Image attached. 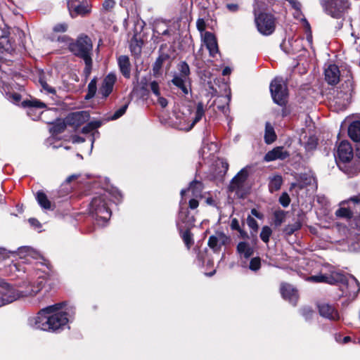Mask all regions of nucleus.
Segmentation results:
<instances>
[{
	"mask_svg": "<svg viewBox=\"0 0 360 360\" xmlns=\"http://www.w3.org/2000/svg\"><path fill=\"white\" fill-rule=\"evenodd\" d=\"M30 255L32 257L38 259L36 263V268L43 274V275H39V278H42V280L39 281L37 285H29L24 290H17L4 281H0V307L20 297H34L41 290L44 286V278L49 276L51 271V264L48 260L37 252H32Z\"/></svg>",
	"mask_w": 360,
	"mask_h": 360,
	"instance_id": "nucleus-1",
	"label": "nucleus"
},
{
	"mask_svg": "<svg viewBox=\"0 0 360 360\" xmlns=\"http://www.w3.org/2000/svg\"><path fill=\"white\" fill-rule=\"evenodd\" d=\"M63 304H56L41 309L29 319L30 326L44 331L55 332L63 329L68 323V314L62 309Z\"/></svg>",
	"mask_w": 360,
	"mask_h": 360,
	"instance_id": "nucleus-2",
	"label": "nucleus"
},
{
	"mask_svg": "<svg viewBox=\"0 0 360 360\" xmlns=\"http://www.w3.org/2000/svg\"><path fill=\"white\" fill-rule=\"evenodd\" d=\"M335 157L339 168L349 176H353L360 172V157L359 155V159L355 161L353 167L347 165V163L353 158V150L348 141L340 143Z\"/></svg>",
	"mask_w": 360,
	"mask_h": 360,
	"instance_id": "nucleus-3",
	"label": "nucleus"
},
{
	"mask_svg": "<svg viewBox=\"0 0 360 360\" xmlns=\"http://www.w3.org/2000/svg\"><path fill=\"white\" fill-rule=\"evenodd\" d=\"M71 49L76 56L81 57L84 60L85 68L84 72L86 77H88L91 73L92 68L91 53L93 44L91 39L87 36L80 37L72 44Z\"/></svg>",
	"mask_w": 360,
	"mask_h": 360,
	"instance_id": "nucleus-4",
	"label": "nucleus"
},
{
	"mask_svg": "<svg viewBox=\"0 0 360 360\" xmlns=\"http://www.w3.org/2000/svg\"><path fill=\"white\" fill-rule=\"evenodd\" d=\"M187 111L188 113L179 112L176 115V121L174 124L180 130H191L202 119L205 114L203 103L201 102L198 103L194 117H191L190 110H187Z\"/></svg>",
	"mask_w": 360,
	"mask_h": 360,
	"instance_id": "nucleus-5",
	"label": "nucleus"
},
{
	"mask_svg": "<svg viewBox=\"0 0 360 360\" xmlns=\"http://www.w3.org/2000/svg\"><path fill=\"white\" fill-rule=\"evenodd\" d=\"M106 195L95 197L91 202L90 210L92 214L96 215V220L100 225H105L110 219L111 212L106 202Z\"/></svg>",
	"mask_w": 360,
	"mask_h": 360,
	"instance_id": "nucleus-6",
	"label": "nucleus"
},
{
	"mask_svg": "<svg viewBox=\"0 0 360 360\" xmlns=\"http://www.w3.org/2000/svg\"><path fill=\"white\" fill-rule=\"evenodd\" d=\"M324 11L334 18H341L347 12L350 4L348 0H321Z\"/></svg>",
	"mask_w": 360,
	"mask_h": 360,
	"instance_id": "nucleus-7",
	"label": "nucleus"
},
{
	"mask_svg": "<svg viewBox=\"0 0 360 360\" xmlns=\"http://www.w3.org/2000/svg\"><path fill=\"white\" fill-rule=\"evenodd\" d=\"M270 91L276 103L279 105H285L288 97V89L286 84L281 77H276L271 82Z\"/></svg>",
	"mask_w": 360,
	"mask_h": 360,
	"instance_id": "nucleus-8",
	"label": "nucleus"
},
{
	"mask_svg": "<svg viewBox=\"0 0 360 360\" xmlns=\"http://www.w3.org/2000/svg\"><path fill=\"white\" fill-rule=\"evenodd\" d=\"M337 281L342 283L341 290L345 296L355 297L360 291L359 281L353 276L345 277L342 274H337Z\"/></svg>",
	"mask_w": 360,
	"mask_h": 360,
	"instance_id": "nucleus-9",
	"label": "nucleus"
},
{
	"mask_svg": "<svg viewBox=\"0 0 360 360\" xmlns=\"http://www.w3.org/2000/svg\"><path fill=\"white\" fill-rule=\"evenodd\" d=\"M202 184L198 181H193L190 184L189 187L186 190H182L181 194L182 198L188 195L192 198L189 200V207L192 210L196 209L198 205V199L202 197Z\"/></svg>",
	"mask_w": 360,
	"mask_h": 360,
	"instance_id": "nucleus-10",
	"label": "nucleus"
},
{
	"mask_svg": "<svg viewBox=\"0 0 360 360\" xmlns=\"http://www.w3.org/2000/svg\"><path fill=\"white\" fill-rule=\"evenodd\" d=\"M258 31L264 35H269L275 30V19L269 13H262L255 17Z\"/></svg>",
	"mask_w": 360,
	"mask_h": 360,
	"instance_id": "nucleus-11",
	"label": "nucleus"
},
{
	"mask_svg": "<svg viewBox=\"0 0 360 360\" xmlns=\"http://www.w3.org/2000/svg\"><path fill=\"white\" fill-rule=\"evenodd\" d=\"M358 209H360L359 201L351 199L342 203V206L335 211V215L338 217L350 219L354 217L355 214H359Z\"/></svg>",
	"mask_w": 360,
	"mask_h": 360,
	"instance_id": "nucleus-12",
	"label": "nucleus"
},
{
	"mask_svg": "<svg viewBox=\"0 0 360 360\" xmlns=\"http://www.w3.org/2000/svg\"><path fill=\"white\" fill-rule=\"evenodd\" d=\"M68 8L72 18L84 15L91 11V6L86 0H68Z\"/></svg>",
	"mask_w": 360,
	"mask_h": 360,
	"instance_id": "nucleus-13",
	"label": "nucleus"
},
{
	"mask_svg": "<svg viewBox=\"0 0 360 360\" xmlns=\"http://www.w3.org/2000/svg\"><path fill=\"white\" fill-rule=\"evenodd\" d=\"M195 219L193 216L189 215L188 211L180 207L176 226L180 231L184 229H190L194 226Z\"/></svg>",
	"mask_w": 360,
	"mask_h": 360,
	"instance_id": "nucleus-14",
	"label": "nucleus"
},
{
	"mask_svg": "<svg viewBox=\"0 0 360 360\" xmlns=\"http://www.w3.org/2000/svg\"><path fill=\"white\" fill-rule=\"evenodd\" d=\"M230 242V238L223 233H216L211 236L208 240V245L214 252H218L221 246L227 245Z\"/></svg>",
	"mask_w": 360,
	"mask_h": 360,
	"instance_id": "nucleus-15",
	"label": "nucleus"
},
{
	"mask_svg": "<svg viewBox=\"0 0 360 360\" xmlns=\"http://www.w3.org/2000/svg\"><path fill=\"white\" fill-rule=\"evenodd\" d=\"M22 105L28 108L27 115L33 120L38 119L39 115L42 113V111H40L37 115H34L35 111L46 108V105L44 103L36 98L25 101L22 102Z\"/></svg>",
	"mask_w": 360,
	"mask_h": 360,
	"instance_id": "nucleus-16",
	"label": "nucleus"
},
{
	"mask_svg": "<svg viewBox=\"0 0 360 360\" xmlns=\"http://www.w3.org/2000/svg\"><path fill=\"white\" fill-rule=\"evenodd\" d=\"M89 115L85 111H77L70 113L65 118L66 123L68 125L78 127L89 120Z\"/></svg>",
	"mask_w": 360,
	"mask_h": 360,
	"instance_id": "nucleus-17",
	"label": "nucleus"
},
{
	"mask_svg": "<svg viewBox=\"0 0 360 360\" xmlns=\"http://www.w3.org/2000/svg\"><path fill=\"white\" fill-rule=\"evenodd\" d=\"M116 80V75L113 73H109L104 78L99 89V94H101L103 98L108 97L111 94Z\"/></svg>",
	"mask_w": 360,
	"mask_h": 360,
	"instance_id": "nucleus-18",
	"label": "nucleus"
},
{
	"mask_svg": "<svg viewBox=\"0 0 360 360\" xmlns=\"http://www.w3.org/2000/svg\"><path fill=\"white\" fill-rule=\"evenodd\" d=\"M319 311L321 316L330 320L335 321L340 319V315L334 307L328 303H320L318 304Z\"/></svg>",
	"mask_w": 360,
	"mask_h": 360,
	"instance_id": "nucleus-19",
	"label": "nucleus"
},
{
	"mask_svg": "<svg viewBox=\"0 0 360 360\" xmlns=\"http://www.w3.org/2000/svg\"><path fill=\"white\" fill-rule=\"evenodd\" d=\"M348 135L356 143V153L360 157V121H354L349 124Z\"/></svg>",
	"mask_w": 360,
	"mask_h": 360,
	"instance_id": "nucleus-20",
	"label": "nucleus"
},
{
	"mask_svg": "<svg viewBox=\"0 0 360 360\" xmlns=\"http://www.w3.org/2000/svg\"><path fill=\"white\" fill-rule=\"evenodd\" d=\"M324 75L326 81L330 85H335L340 81V70L335 65H329L325 69Z\"/></svg>",
	"mask_w": 360,
	"mask_h": 360,
	"instance_id": "nucleus-21",
	"label": "nucleus"
},
{
	"mask_svg": "<svg viewBox=\"0 0 360 360\" xmlns=\"http://www.w3.org/2000/svg\"><path fill=\"white\" fill-rule=\"evenodd\" d=\"M281 293L283 297L288 300L292 304H295L298 299L297 291L290 284L282 283L281 285Z\"/></svg>",
	"mask_w": 360,
	"mask_h": 360,
	"instance_id": "nucleus-22",
	"label": "nucleus"
},
{
	"mask_svg": "<svg viewBox=\"0 0 360 360\" xmlns=\"http://www.w3.org/2000/svg\"><path fill=\"white\" fill-rule=\"evenodd\" d=\"M203 41L206 45L207 49L209 50L210 56L215 57V56L219 53V49L214 35L209 32H205Z\"/></svg>",
	"mask_w": 360,
	"mask_h": 360,
	"instance_id": "nucleus-23",
	"label": "nucleus"
},
{
	"mask_svg": "<svg viewBox=\"0 0 360 360\" xmlns=\"http://www.w3.org/2000/svg\"><path fill=\"white\" fill-rule=\"evenodd\" d=\"M288 156V152L283 147H276L264 155V160L266 162H271L276 160H285Z\"/></svg>",
	"mask_w": 360,
	"mask_h": 360,
	"instance_id": "nucleus-24",
	"label": "nucleus"
},
{
	"mask_svg": "<svg viewBox=\"0 0 360 360\" xmlns=\"http://www.w3.org/2000/svg\"><path fill=\"white\" fill-rule=\"evenodd\" d=\"M248 171L245 169H241L236 176L232 179L230 184V189L231 191H239L243 187L248 178Z\"/></svg>",
	"mask_w": 360,
	"mask_h": 360,
	"instance_id": "nucleus-25",
	"label": "nucleus"
},
{
	"mask_svg": "<svg viewBox=\"0 0 360 360\" xmlns=\"http://www.w3.org/2000/svg\"><path fill=\"white\" fill-rule=\"evenodd\" d=\"M120 70L126 78H129L131 75V64L129 58L127 56H120L117 59Z\"/></svg>",
	"mask_w": 360,
	"mask_h": 360,
	"instance_id": "nucleus-26",
	"label": "nucleus"
},
{
	"mask_svg": "<svg viewBox=\"0 0 360 360\" xmlns=\"http://www.w3.org/2000/svg\"><path fill=\"white\" fill-rule=\"evenodd\" d=\"M188 81V78L176 75L172 79V82L174 86L180 89L183 94L186 95L188 94L189 91V88L187 85Z\"/></svg>",
	"mask_w": 360,
	"mask_h": 360,
	"instance_id": "nucleus-27",
	"label": "nucleus"
},
{
	"mask_svg": "<svg viewBox=\"0 0 360 360\" xmlns=\"http://www.w3.org/2000/svg\"><path fill=\"white\" fill-rule=\"evenodd\" d=\"M237 252L240 258L248 259L253 254V250L246 242H240L237 245Z\"/></svg>",
	"mask_w": 360,
	"mask_h": 360,
	"instance_id": "nucleus-28",
	"label": "nucleus"
},
{
	"mask_svg": "<svg viewBox=\"0 0 360 360\" xmlns=\"http://www.w3.org/2000/svg\"><path fill=\"white\" fill-rule=\"evenodd\" d=\"M36 199L42 209L49 210H53V205L48 199L46 195L44 193L38 191L36 194Z\"/></svg>",
	"mask_w": 360,
	"mask_h": 360,
	"instance_id": "nucleus-29",
	"label": "nucleus"
},
{
	"mask_svg": "<svg viewBox=\"0 0 360 360\" xmlns=\"http://www.w3.org/2000/svg\"><path fill=\"white\" fill-rule=\"evenodd\" d=\"M12 50L11 44L8 39V37L3 33L0 29V54L6 52H10Z\"/></svg>",
	"mask_w": 360,
	"mask_h": 360,
	"instance_id": "nucleus-30",
	"label": "nucleus"
},
{
	"mask_svg": "<svg viewBox=\"0 0 360 360\" xmlns=\"http://www.w3.org/2000/svg\"><path fill=\"white\" fill-rule=\"evenodd\" d=\"M276 139L274 127L269 122L266 123L264 140L268 144L273 143Z\"/></svg>",
	"mask_w": 360,
	"mask_h": 360,
	"instance_id": "nucleus-31",
	"label": "nucleus"
},
{
	"mask_svg": "<svg viewBox=\"0 0 360 360\" xmlns=\"http://www.w3.org/2000/svg\"><path fill=\"white\" fill-rule=\"evenodd\" d=\"M67 124L65 120H58L50 128V131L52 134L57 135L65 130Z\"/></svg>",
	"mask_w": 360,
	"mask_h": 360,
	"instance_id": "nucleus-32",
	"label": "nucleus"
},
{
	"mask_svg": "<svg viewBox=\"0 0 360 360\" xmlns=\"http://www.w3.org/2000/svg\"><path fill=\"white\" fill-rule=\"evenodd\" d=\"M283 180L282 177L279 175L274 176L270 179L269 187V191L272 193L274 191H278L280 189Z\"/></svg>",
	"mask_w": 360,
	"mask_h": 360,
	"instance_id": "nucleus-33",
	"label": "nucleus"
},
{
	"mask_svg": "<svg viewBox=\"0 0 360 360\" xmlns=\"http://www.w3.org/2000/svg\"><path fill=\"white\" fill-rule=\"evenodd\" d=\"M167 55H160L155 60L153 66V72L154 75L160 74L164 61L167 59Z\"/></svg>",
	"mask_w": 360,
	"mask_h": 360,
	"instance_id": "nucleus-34",
	"label": "nucleus"
},
{
	"mask_svg": "<svg viewBox=\"0 0 360 360\" xmlns=\"http://www.w3.org/2000/svg\"><path fill=\"white\" fill-rule=\"evenodd\" d=\"M97 91V86H96V79L94 78L91 79V81L89 82L88 85V93L86 95V99H90L93 98Z\"/></svg>",
	"mask_w": 360,
	"mask_h": 360,
	"instance_id": "nucleus-35",
	"label": "nucleus"
},
{
	"mask_svg": "<svg viewBox=\"0 0 360 360\" xmlns=\"http://www.w3.org/2000/svg\"><path fill=\"white\" fill-rule=\"evenodd\" d=\"M180 232L182 233L181 236L184 240V242L185 243L187 248L189 249L192 244L193 243L190 229H184L183 231Z\"/></svg>",
	"mask_w": 360,
	"mask_h": 360,
	"instance_id": "nucleus-36",
	"label": "nucleus"
},
{
	"mask_svg": "<svg viewBox=\"0 0 360 360\" xmlns=\"http://www.w3.org/2000/svg\"><path fill=\"white\" fill-rule=\"evenodd\" d=\"M179 70L180 72L178 75L188 78L190 75V69L188 65L186 62H181L179 64Z\"/></svg>",
	"mask_w": 360,
	"mask_h": 360,
	"instance_id": "nucleus-37",
	"label": "nucleus"
},
{
	"mask_svg": "<svg viewBox=\"0 0 360 360\" xmlns=\"http://www.w3.org/2000/svg\"><path fill=\"white\" fill-rule=\"evenodd\" d=\"M271 233L272 231L270 227L265 226L262 229L260 233V238L264 243H268Z\"/></svg>",
	"mask_w": 360,
	"mask_h": 360,
	"instance_id": "nucleus-38",
	"label": "nucleus"
},
{
	"mask_svg": "<svg viewBox=\"0 0 360 360\" xmlns=\"http://www.w3.org/2000/svg\"><path fill=\"white\" fill-rule=\"evenodd\" d=\"M307 280L310 281H313V282H317V283L326 282V283H332L331 278H329L328 276H324V275L313 276L309 277Z\"/></svg>",
	"mask_w": 360,
	"mask_h": 360,
	"instance_id": "nucleus-39",
	"label": "nucleus"
},
{
	"mask_svg": "<svg viewBox=\"0 0 360 360\" xmlns=\"http://www.w3.org/2000/svg\"><path fill=\"white\" fill-rule=\"evenodd\" d=\"M100 125H101L100 122H91L82 128V131L84 134H87V133L94 130L95 129L99 127Z\"/></svg>",
	"mask_w": 360,
	"mask_h": 360,
	"instance_id": "nucleus-40",
	"label": "nucleus"
},
{
	"mask_svg": "<svg viewBox=\"0 0 360 360\" xmlns=\"http://www.w3.org/2000/svg\"><path fill=\"white\" fill-rule=\"evenodd\" d=\"M115 5V0H105L102 4V11L104 12H110L112 10Z\"/></svg>",
	"mask_w": 360,
	"mask_h": 360,
	"instance_id": "nucleus-41",
	"label": "nucleus"
},
{
	"mask_svg": "<svg viewBox=\"0 0 360 360\" xmlns=\"http://www.w3.org/2000/svg\"><path fill=\"white\" fill-rule=\"evenodd\" d=\"M39 82L41 84V86L42 89L44 91H46V92H48L49 94H56L55 89L51 87V86H49L47 84L46 81L44 79V77H40Z\"/></svg>",
	"mask_w": 360,
	"mask_h": 360,
	"instance_id": "nucleus-42",
	"label": "nucleus"
},
{
	"mask_svg": "<svg viewBox=\"0 0 360 360\" xmlns=\"http://www.w3.org/2000/svg\"><path fill=\"white\" fill-rule=\"evenodd\" d=\"M261 266L260 259L259 257H254L250 260L249 268L252 271H257Z\"/></svg>",
	"mask_w": 360,
	"mask_h": 360,
	"instance_id": "nucleus-43",
	"label": "nucleus"
},
{
	"mask_svg": "<svg viewBox=\"0 0 360 360\" xmlns=\"http://www.w3.org/2000/svg\"><path fill=\"white\" fill-rule=\"evenodd\" d=\"M350 227L354 230L355 234L358 236V239H360V219H354V221L350 224Z\"/></svg>",
	"mask_w": 360,
	"mask_h": 360,
	"instance_id": "nucleus-44",
	"label": "nucleus"
},
{
	"mask_svg": "<svg viewBox=\"0 0 360 360\" xmlns=\"http://www.w3.org/2000/svg\"><path fill=\"white\" fill-rule=\"evenodd\" d=\"M127 107H128V105H124L122 107H121L120 109L116 110L115 112V113L113 114V115L111 117V120H117L119 117H120L121 116H122L125 113Z\"/></svg>",
	"mask_w": 360,
	"mask_h": 360,
	"instance_id": "nucleus-45",
	"label": "nucleus"
},
{
	"mask_svg": "<svg viewBox=\"0 0 360 360\" xmlns=\"http://www.w3.org/2000/svg\"><path fill=\"white\" fill-rule=\"evenodd\" d=\"M7 98L13 103H18L21 100V96L18 93H9L6 94Z\"/></svg>",
	"mask_w": 360,
	"mask_h": 360,
	"instance_id": "nucleus-46",
	"label": "nucleus"
},
{
	"mask_svg": "<svg viewBox=\"0 0 360 360\" xmlns=\"http://www.w3.org/2000/svg\"><path fill=\"white\" fill-rule=\"evenodd\" d=\"M68 25L65 22H61L56 25L53 27L55 32H65L67 31Z\"/></svg>",
	"mask_w": 360,
	"mask_h": 360,
	"instance_id": "nucleus-47",
	"label": "nucleus"
},
{
	"mask_svg": "<svg viewBox=\"0 0 360 360\" xmlns=\"http://www.w3.org/2000/svg\"><path fill=\"white\" fill-rule=\"evenodd\" d=\"M279 202L283 205V207H288L290 202L288 195L286 193H283L279 198Z\"/></svg>",
	"mask_w": 360,
	"mask_h": 360,
	"instance_id": "nucleus-48",
	"label": "nucleus"
},
{
	"mask_svg": "<svg viewBox=\"0 0 360 360\" xmlns=\"http://www.w3.org/2000/svg\"><path fill=\"white\" fill-rule=\"evenodd\" d=\"M150 88L155 96H159L160 95L159 84L157 82H150Z\"/></svg>",
	"mask_w": 360,
	"mask_h": 360,
	"instance_id": "nucleus-49",
	"label": "nucleus"
},
{
	"mask_svg": "<svg viewBox=\"0 0 360 360\" xmlns=\"http://www.w3.org/2000/svg\"><path fill=\"white\" fill-rule=\"evenodd\" d=\"M301 225H300V223L299 222H296L295 224H292V225H288L286 228H285V231L288 234H292L295 231L298 230L300 228Z\"/></svg>",
	"mask_w": 360,
	"mask_h": 360,
	"instance_id": "nucleus-50",
	"label": "nucleus"
},
{
	"mask_svg": "<svg viewBox=\"0 0 360 360\" xmlns=\"http://www.w3.org/2000/svg\"><path fill=\"white\" fill-rule=\"evenodd\" d=\"M247 224H248V226L250 229H252L253 231H256L257 230V228H258L257 222L254 218L251 217L250 216H249L247 218Z\"/></svg>",
	"mask_w": 360,
	"mask_h": 360,
	"instance_id": "nucleus-51",
	"label": "nucleus"
},
{
	"mask_svg": "<svg viewBox=\"0 0 360 360\" xmlns=\"http://www.w3.org/2000/svg\"><path fill=\"white\" fill-rule=\"evenodd\" d=\"M196 26H197L198 30L200 32H202L203 31H205V27H206L205 22L204 21L203 19L200 18L197 20Z\"/></svg>",
	"mask_w": 360,
	"mask_h": 360,
	"instance_id": "nucleus-52",
	"label": "nucleus"
},
{
	"mask_svg": "<svg viewBox=\"0 0 360 360\" xmlns=\"http://www.w3.org/2000/svg\"><path fill=\"white\" fill-rule=\"evenodd\" d=\"M289 3L296 11H300L301 4L297 0H290L289 1Z\"/></svg>",
	"mask_w": 360,
	"mask_h": 360,
	"instance_id": "nucleus-53",
	"label": "nucleus"
},
{
	"mask_svg": "<svg viewBox=\"0 0 360 360\" xmlns=\"http://www.w3.org/2000/svg\"><path fill=\"white\" fill-rule=\"evenodd\" d=\"M158 98V103L162 107V108H165L167 105V101L166 98L160 96V95L159 96H157Z\"/></svg>",
	"mask_w": 360,
	"mask_h": 360,
	"instance_id": "nucleus-54",
	"label": "nucleus"
},
{
	"mask_svg": "<svg viewBox=\"0 0 360 360\" xmlns=\"http://www.w3.org/2000/svg\"><path fill=\"white\" fill-rule=\"evenodd\" d=\"M226 8L231 12H236L238 10V5L236 4H228L226 5Z\"/></svg>",
	"mask_w": 360,
	"mask_h": 360,
	"instance_id": "nucleus-55",
	"label": "nucleus"
},
{
	"mask_svg": "<svg viewBox=\"0 0 360 360\" xmlns=\"http://www.w3.org/2000/svg\"><path fill=\"white\" fill-rule=\"evenodd\" d=\"M231 227L233 230H239L240 229L239 222L236 219H233L231 220Z\"/></svg>",
	"mask_w": 360,
	"mask_h": 360,
	"instance_id": "nucleus-56",
	"label": "nucleus"
},
{
	"mask_svg": "<svg viewBox=\"0 0 360 360\" xmlns=\"http://www.w3.org/2000/svg\"><path fill=\"white\" fill-rule=\"evenodd\" d=\"M84 139L80 137V136H73L72 138V142L73 143H82V142H84Z\"/></svg>",
	"mask_w": 360,
	"mask_h": 360,
	"instance_id": "nucleus-57",
	"label": "nucleus"
},
{
	"mask_svg": "<svg viewBox=\"0 0 360 360\" xmlns=\"http://www.w3.org/2000/svg\"><path fill=\"white\" fill-rule=\"evenodd\" d=\"M317 201L319 203H321L323 205H325V204L327 203V199L324 196L318 195L317 196Z\"/></svg>",
	"mask_w": 360,
	"mask_h": 360,
	"instance_id": "nucleus-58",
	"label": "nucleus"
},
{
	"mask_svg": "<svg viewBox=\"0 0 360 360\" xmlns=\"http://www.w3.org/2000/svg\"><path fill=\"white\" fill-rule=\"evenodd\" d=\"M78 176H79V175H77V174H72V175H70V176H69L66 179L65 181H66L67 183H70L72 181H73V180H75V179H77L78 178Z\"/></svg>",
	"mask_w": 360,
	"mask_h": 360,
	"instance_id": "nucleus-59",
	"label": "nucleus"
},
{
	"mask_svg": "<svg viewBox=\"0 0 360 360\" xmlns=\"http://www.w3.org/2000/svg\"><path fill=\"white\" fill-rule=\"evenodd\" d=\"M29 222L30 223V224L32 226H39V222L36 219L31 218V219H29Z\"/></svg>",
	"mask_w": 360,
	"mask_h": 360,
	"instance_id": "nucleus-60",
	"label": "nucleus"
},
{
	"mask_svg": "<svg viewBox=\"0 0 360 360\" xmlns=\"http://www.w3.org/2000/svg\"><path fill=\"white\" fill-rule=\"evenodd\" d=\"M306 40L309 46L311 45L312 43V36L311 32L307 33Z\"/></svg>",
	"mask_w": 360,
	"mask_h": 360,
	"instance_id": "nucleus-61",
	"label": "nucleus"
},
{
	"mask_svg": "<svg viewBox=\"0 0 360 360\" xmlns=\"http://www.w3.org/2000/svg\"><path fill=\"white\" fill-rule=\"evenodd\" d=\"M231 73V68L229 67H226L222 72L223 75H228Z\"/></svg>",
	"mask_w": 360,
	"mask_h": 360,
	"instance_id": "nucleus-62",
	"label": "nucleus"
},
{
	"mask_svg": "<svg viewBox=\"0 0 360 360\" xmlns=\"http://www.w3.org/2000/svg\"><path fill=\"white\" fill-rule=\"evenodd\" d=\"M251 213H252V215L255 216L256 217L261 218V216H260L259 213L255 209H252L251 210Z\"/></svg>",
	"mask_w": 360,
	"mask_h": 360,
	"instance_id": "nucleus-63",
	"label": "nucleus"
},
{
	"mask_svg": "<svg viewBox=\"0 0 360 360\" xmlns=\"http://www.w3.org/2000/svg\"><path fill=\"white\" fill-rule=\"evenodd\" d=\"M115 198L116 202H120L122 198L121 193L120 192H117L116 195H115Z\"/></svg>",
	"mask_w": 360,
	"mask_h": 360,
	"instance_id": "nucleus-64",
	"label": "nucleus"
}]
</instances>
